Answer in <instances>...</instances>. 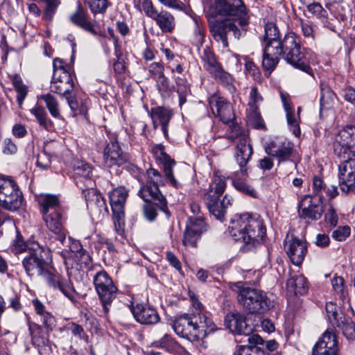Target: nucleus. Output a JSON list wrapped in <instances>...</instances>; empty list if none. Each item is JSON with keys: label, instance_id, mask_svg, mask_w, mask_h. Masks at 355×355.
Returning a JSON list of instances; mask_svg holds the SVG:
<instances>
[{"label": "nucleus", "instance_id": "f257e3e1", "mask_svg": "<svg viewBox=\"0 0 355 355\" xmlns=\"http://www.w3.org/2000/svg\"><path fill=\"white\" fill-rule=\"evenodd\" d=\"M262 67L270 74L276 67L279 56L286 62L306 74L314 76L311 65L318 62L317 55L310 49L303 47L301 38L294 32L287 33L282 40L277 26L273 23H267L265 26Z\"/></svg>", "mask_w": 355, "mask_h": 355}, {"label": "nucleus", "instance_id": "f03ea898", "mask_svg": "<svg viewBox=\"0 0 355 355\" xmlns=\"http://www.w3.org/2000/svg\"><path fill=\"white\" fill-rule=\"evenodd\" d=\"M228 230L234 240L243 243L248 249L260 243L266 234L263 220L249 214L235 215L230 221Z\"/></svg>", "mask_w": 355, "mask_h": 355}, {"label": "nucleus", "instance_id": "7ed1b4c3", "mask_svg": "<svg viewBox=\"0 0 355 355\" xmlns=\"http://www.w3.org/2000/svg\"><path fill=\"white\" fill-rule=\"evenodd\" d=\"M238 140L236 146L235 159L240 167L236 171L227 176L232 182L233 187L245 195L255 198L257 192L248 183L247 180L248 167L247 164L252 154V147L248 143V138L245 134H239L235 137Z\"/></svg>", "mask_w": 355, "mask_h": 355}, {"label": "nucleus", "instance_id": "20e7f679", "mask_svg": "<svg viewBox=\"0 0 355 355\" xmlns=\"http://www.w3.org/2000/svg\"><path fill=\"white\" fill-rule=\"evenodd\" d=\"M175 333L189 340H197L214 331V324L205 313H185L173 324Z\"/></svg>", "mask_w": 355, "mask_h": 355}, {"label": "nucleus", "instance_id": "39448f33", "mask_svg": "<svg viewBox=\"0 0 355 355\" xmlns=\"http://www.w3.org/2000/svg\"><path fill=\"white\" fill-rule=\"evenodd\" d=\"M226 187L225 178L219 172H215L209 189L204 197L205 203L209 211L218 220L224 217L226 209L232 205L233 200L232 198L227 195H225L223 200H220Z\"/></svg>", "mask_w": 355, "mask_h": 355}, {"label": "nucleus", "instance_id": "423d86ee", "mask_svg": "<svg viewBox=\"0 0 355 355\" xmlns=\"http://www.w3.org/2000/svg\"><path fill=\"white\" fill-rule=\"evenodd\" d=\"M236 287L239 288L238 300L250 313H263L273 307V302L263 291L244 286L242 282H238Z\"/></svg>", "mask_w": 355, "mask_h": 355}, {"label": "nucleus", "instance_id": "0eeeda50", "mask_svg": "<svg viewBox=\"0 0 355 355\" xmlns=\"http://www.w3.org/2000/svg\"><path fill=\"white\" fill-rule=\"evenodd\" d=\"M209 10L213 16L227 17L237 21L241 27L249 23V17L242 0H214V4L210 5Z\"/></svg>", "mask_w": 355, "mask_h": 355}, {"label": "nucleus", "instance_id": "6e6552de", "mask_svg": "<svg viewBox=\"0 0 355 355\" xmlns=\"http://www.w3.org/2000/svg\"><path fill=\"white\" fill-rule=\"evenodd\" d=\"M93 283L103 311L105 315H107L112 303L116 297L118 288L105 270H100L95 274L93 277Z\"/></svg>", "mask_w": 355, "mask_h": 355}, {"label": "nucleus", "instance_id": "1a4fd4ad", "mask_svg": "<svg viewBox=\"0 0 355 355\" xmlns=\"http://www.w3.org/2000/svg\"><path fill=\"white\" fill-rule=\"evenodd\" d=\"M334 149L340 160H353L355 158L354 125H347L338 132Z\"/></svg>", "mask_w": 355, "mask_h": 355}, {"label": "nucleus", "instance_id": "9d476101", "mask_svg": "<svg viewBox=\"0 0 355 355\" xmlns=\"http://www.w3.org/2000/svg\"><path fill=\"white\" fill-rule=\"evenodd\" d=\"M44 254L45 249L37 243L31 244L27 254L22 261L23 267L28 276H40L44 274L46 263Z\"/></svg>", "mask_w": 355, "mask_h": 355}, {"label": "nucleus", "instance_id": "9b49d317", "mask_svg": "<svg viewBox=\"0 0 355 355\" xmlns=\"http://www.w3.org/2000/svg\"><path fill=\"white\" fill-rule=\"evenodd\" d=\"M128 195V190L123 187L114 189L109 193L110 203L113 213V220L118 234L123 232L125 223L124 205Z\"/></svg>", "mask_w": 355, "mask_h": 355}, {"label": "nucleus", "instance_id": "f8f14e48", "mask_svg": "<svg viewBox=\"0 0 355 355\" xmlns=\"http://www.w3.org/2000/svg\"><path fill=\"white\" fill-rule=\"evenodd\" d=\"M141 6L146 15L154 20L163 33H171L174 30L175 21L171 12L165 10L159 11L151 0H144Z\"/></svg>", "mask_w": 355, "mask_h": 355}, {"label": "nucleus", "instance_id": "ddd939ff", "mask_svg": "<svg viewBox=\"0 0 355 355\" xmlns=\"http://www.w3.org/2000/svg\"><path fill=\"white\" fill-rule=\"evenodd\" d=\"M43 220L47 229L54 234V240L59 242L61 248L65 245L67 230L64 227L66 216L64 210L43 215Z\"/></svg>", "mask_w": 355, "mask_h": 355}, {"label": "nucleus", "instance_id": "4468645a", "mask_svg": "<svg viewBox=\"0 0 355 355\" xmlns=\"http://www.w3.org/2000/svg\"><path fill=\"white\" fill-rule=\"evenodd\" d=\"M103 160L107 167L121 166L128 161V155L123 151L117 139H110L103 151Z\"/></svg>", "mask_w": 355, "mask_h": 355}, {"label": "nucleus", "instance_id": "2eb2a0df", "mask_svg": "<svg viewBox=\"0 0 355 355\" xmlns=\"http://www.w3.org/2000/svg\"><path fill=\"white\" fill-rule=\"evenodd\" d=\"M69 21L84 31L96 35L101 31V26L96 21H91L88 12L80 1L77 2L75 11L69 16Z\"/></svg>", "mask_w": 355, "mask_h": 355}, {"label": "nucleus", "instance_id": "dca6fc26", "mask_svg": "<svg viewBox=\"0 0 355 355\" xmlns=\"http://www.w3.org/2000/svg\"><path fill=\"white\" fill-rule=\"evenodd\" d=\"M323 196L311 197L306 196L300 203L299 216L300 218L311 220H319L323 212Z\"/></svg>", "mask_w": 355, "mask_h": 355}, {"label": "nucleus", "instance_id": "f3484780", "mask_svg": "<svg viewBox=\"0 0 355 355\" xmlns=\"http://www.w3.org/2000/svg\"><path fill=\"white\" fill-rule=\"evenodd\" d=\"M94 167L85 161H77L73 168V176L76 185L83 191L93 188Z\"/></svg>", "mask_w": 355, "mask_h": 355}, {"label": "nucleus", "instance_id": "a211bd4d", "mask_svg": "<svg viewBox=\"0 0 355 355\" xmlns=\"http://www.w3.org/2000/svg\"><path fill=\"white\" fill-rule=\"evenodd\" d=\"M210 31L214 39L221 42L225 48L228 46L227 34L229 31H232L234 36L237 39H239L242 33L231 19L216 21L210 25Z\"/></svg>", "mask_w": 355, "mask_h": 355}, {"label": "nucleus", "instance_id": "6ab92c4d", "mask_svg": "<svg viewBox=\"0 0 355 355\" xmlns=\"http://www.w3.org/2000/svg\"><path fill=\"white\" fill-rule=\"evenodd\" d=\"M74 87L71 74L67 71H58L53 74L51 82V92L64 96L66 100L71 96V92Z\"/></svg>", "mask_w": 355, "mask_h": 355}, {"label": "nucleus", "instance_id": "aec40b11", "mask_svg": "<svg viewBox=\"0 0 355 355\" xmlns=\"http://www.w3.org/2000/svg\"><path fill=\"white\" fill-rule=\"evenodd\" d=\"M265 151L270 157L277 159L279 166L291 159L294 146L290 141H272L265 147Z\"/></svg>", "mask_w": 355, "mask_h": 355}, {"label": "nucleus", "instance_id": "412c9836", "mask_svg": "<svg viewBox=\"0 0 355 355\" xmlns=\"http://www.w3.org/2000/svg\"><path fill=\"white\" fill-rule=\"evenodd\" d=\"M338 342L336 334L327 329L313 348V355H338Z\"/></svg>", "mask_w": 355, "mask_h": 355}, {"label": "nucleus", "instance_id": "4be33fe9", "mask_svg": "<svg viewBox=\"0 0 355 355\" xmlns=\"http://www.w3.org/2000/svg\"><path fill=\"white\" fill-rule=\"evenodd\" d=\"M152 153L156 159L163 164L165 175L171 184L176 189L180 188L181 184L175 180L173 172V168L176 162L166 153L164 146L162 144L155 145L152 148Z\"/></svg>", "mask_w": 355, "mask_h": 355}, {"label": "nucleus", "instance_id": "5701e85b", "mask_svg": "<svg viewBox=\"0 0 355 355\" xmlns=\"http://www.w3.org/2000/svg\"><path fill=\"white\" fill-rule=\"evenodd\" d=\"M157 184L147 182L139 191V196L145 201L153 202L160 210L165 211L167 203L165 198L161 193Z\"/></svg>", "mask_w": 355, "mask_h": 355}, {"label": "nucleus", "instance_id": "b1692460", "mask_svg": "<svg viewBox=\"0 0 355 355\" xmlns=\"http://www.w3.org/2000/svg\"><path fill=\"white\" fill-rule=\"evenodd\" d=\"M29 331L32 344L37 349L40 355H51V345L46 332L36 323L29 324Z\"/></svg>", "mask_w": 355, "mask_h": 355}, {"label": "nucleus", "instance_id": "393cba45", "mask_svg": "<svg viewBox=\"0 0 355 355\" xmlns=\"http://www.w3.org/2000/svg\"><path fill=\"white\" fill-rule=\"evenodd\" d=\"M263 101V98L256 87H252L250 92L249 108L248 110V119L257 129L264 127L263 120L259 112V105Z\"/></svg>", "mask_w": 355, "mask_h": 355}, {"label": "nucleus", "instance_id": "a878e982", "mask_svg": "<svg viewBox=\"0 0 355 355\" xmlns=\"http://www.w3.org/2000/svg\"><path fill=\"white\" fill-rule=\"evenodd\" d=\"M45 273L46 280L49 286L60 290L71 302L76 301V292L69 280L62 277L57 272L44 271Z\"/></svg>", "mask_w": 355, "mask_h": 355}, {"label": "nucleus", "instance_id": "bb28decb", "mask_svg": "<svg viewBox=\"0 0 355 355\" xmlns=\"http://www.w3.org/2000/svg\"><path fill=\"white\" fill-rule=\"evenodd\" d=\"M225 324L227 329L232 333L238 335L251 336L252 328L246 322V318L244 314L235 312L230 313L225 316Z\"/></svg>", "mask_w": 355, "mask_h": 355}, {"label": "nucleus", "instance_id": "cd10ccee", "mask_svg": "<svg viewBox=\"0 0 355 355\" xmlns=\"http://www.w3.org/2000/svg\"><path fill=\"white\" fill-rule=\"evenodd\" d=\"M203 227L204 221L201 218L194 219L190 218L184 233L182 244L186 247L196 248L202 232Z\"/></svg>", "mask_w": 355, "mask_h": 355}, {"label": "nucleus", "instance_id": "c85d7f7f", "mask_svg": "<svg viewBox=\"0 0 355 355\" xmlns=\"http://www.w3.org/2000/svg\"><path fill=\"white\" fill-rule=\"evenodd\" d=\"M130 309L135 319L141 324H154L160 320L156 309L149 305L137 304Z\"/></svg>", "mask_w": 355, "mask_h": 355}, {"label": "nucleus", "instance_id": "c756f323", "mask_svg": "<svg viewBox=\"0 0 355 355\" xmlns=\"http://www.w3.org/2000/svg\"><path fill=\"white\" fill-rule=\"evenodd\" d=\"M209 103L214 114L224 123H228L234 119L232 105L223 98L214 95L209 98Z\"/></svg>", "mask_w": 355, "mask_h": 355}, {"label": "nucleus", "instance_id": "7c9ffc66", "mask_svg": "<svg viewBox=\"0 0 355 355\" xmlns=\"http://www.w3.org/2000/svg\"><path fill=\"white\" fill-rule=\"evenodd\" d=\"M338 168V179L340 189L345 193L355 188V170L351 165L353 160H341Z\"/></svg>", "mask_w": 355, "mask_h": 355}, {"label": "nucleus", "instance_id": "2f4dec72", "mask_svg": "<svg viewBox=\"0 0 355 355\" xmlns=\"http://www.w3.org/2000/svg\"><path fill=\"white\" fill-rule=\"evenodd\" d=\"M285 250L291 262L300 266L307 252L306 242L297 238H293L285 243Z\"/></svg>", "mask_w": 355, "mask_h": 355}, {"label": "nucleus", "instance_id": "473e14b6", "mask_svg": "<svg viewBox=\"0 0 355 355\" xmlns=\"http://www.w3.org/2000/svg\"><path fill=\"white\" fill-rule=\"evenodd\" d=\"M173 114L171 110L160 106L152 108L150 112L153 128L156 129L160 125L164 136L166 139H168V125Z\"/></svg>", "mask_w": 355, "mask_h": 355}, {"label": "nucleus", "instance_id": "72a5a7b5", "mask_svg": "<svg viewBox=\"0 0 355 355\" xmlns=\"http://www.w3.org/2000/svg\"><path fill=\"white\" fill-rule=\"evenodd\" d=\"M39 205L42 216L63 210L59 198L55 195L46 194L42 196L39 200Z\"/></svg>", "mask_w": 355, "mask_h": 355}, {"label": "nucleus", "instance_id": "f704fd0d", "mask_svg": "<svg viewBox=\"0 0 355 355\" xmlns=\"http://www.w3.org/2000/svg\"><path fill=\"white\" fill-rule=\"evenodd\" d=\"M34 309L37 315L40 318V321L42 322L44 327L47 331L51 330L55 325V319L54 316L45 309V306L39 300L34 299L32 300Z\"/></svg>", "mask_w": 355, "mask_h": 355}, {"label": "nucleus", "instance_id": "c9c22d12", "mask_svg": "<svg viewBox=\"0 0 355 355\" xmlns=\"http://www.w3.org/2000/svg\"><path fill=\"white\" fill-rule=\"evenodd\" d=\"M200 58L204 69L207 71L209 74L216 71L217 69L222 66L218 61L214 53L209 46H206L203 49L200 55Z\"/></svg>", "mask_w": 355, "mask_h": 355}, {"label": "nucleus", "instance_id": "e433bc0d", "mask_svg": "<svg viewBox=\"0 0 355 355\" xmlns=\"http://www.w3.org/2000/svg\"><path fill=\"white\" fill-rule=\"evenodd\" d=\"M209 75L217 83L225 87L230 93L235 92L236 87L234 85V78L230 73L225 71L222 66Z\"/></svg>", "mask_w": 355, "mask_h": 355}, {"label": "nucleus", "instance_id": "4c0bfd02", "mask_svg": "<svg viewBox=\"0 0 355 355\" xmlns=\"http://www.w3.org/2000/svg\"><path fill=\"white\" fill-rule=\"evenodd\" d=\"M114 55L116 59L113 60L112 67L116 76H119L125 73L128 69L127 58L123 54V51L117 41L114 42Z\"/></svg>", "mask_w": 355, "mask_h": 355}, {"label": "nucleus", "instance_id": "58836bf2", "mask_svg": "<svg viewBox=\"0 0 355 355\" xmlns=\"http://www.w3.org/2000/svg\"><path fill=\"white\" fill-rule=\"evenodd\" d=\"M287 289L295 295H304L308 291V283L303 275H295L287 280Z\"/></svg>", "mask_w": 355, "mask_h": 355}, {"label": "nucleus", "instance_id": "ea45409f", "mask_svg": "<svg viewBox=\"0 0 355 355\" xmlns=\"http://www.w3.org/2000/svg\"><path fill=\"white\" fill-rule=\"evenodd\" d=\"M337 327L340 329L343 335L349 340L355 338V324L349 317L340 313L338 319L334 322Z\"/></svg>", "mask_w": 355, "mask_h": 355}, {"label": "nucleus", "instance_id": "a19ab883", "mask_svg": "<svg viewBox=\"0 0 355 355\" xmlns=\"http://www.w3.org/2000/svg\"><path fill=\"white\" fill-rule=\"evenodd\" d=\"M30 112L35 117L40 126L49 132H52L54 130V124L48 117L44 107L35 105L30 110Z\"/></svg>", "mask_w": 355, "mask_h": 355}, {"label": "nucleus", "instance_id": "79ce46f5", "mask_svg": "<svg viewBox=\"0 0 355 355\" xmlns=\"http://www.w3.org/2000/svg\"><path fill=\"white\" fill-rule=\"evenodd\" d=\"M176 92L179 96V105L180 107L187 102V97L190 94V86L184 78H175Z\"/></svg>", "mask_w": 355, "mask_h": 355}, {"label": "nucleus", "instance_id": "37998d69", "mask_svg": "<svg viewBox=\"0 0 355 355\" xmlns=\"http://www.w3.org/2000/svg\"><path fill=\"white\" fill-rule=\"evenodd\" d=\"M41 99L45 102L46 107L51 115L55 119L60 118V111L58 101L50 93L41 96Z\"/></svg>", "mask_w": 355, "mask_h": 355}, {"label": "nucleus", "instance_id": "c03bdc74", "mask_svg": "<svg viewBox=\"0 0 355 355\" xmlns=\"http://www.w3.org/2000/svg\"><path fill=\"white\" fill-rule=\"evenodd\" d=\"M31 245H28L24 240L21 233L17 230L15 239L12 240L10 245V250L15 254H19L24 252H28V248Z\"/></svg>", "mask_w": 355, "mask_h": 355}, {"label": "nucleus", "instance_id": "a18cd8bd", "mask_svg": "<svg viewBox=\"0 0 355 355\" xmlns=\"http://www.w3.org/2000/svg\"><path fill=\"white\" fill-rule=\"evenodd\" d=\"M287 123L289 129L293 132V135L299 137L301 135L299 119L294 114L293 107L285 110Z\"/></svg>", "mask_w": 355, "mask_h": 355}, {"label": "nucleus", "instance_id": "49530a36", "mask_svg": "<svg viewBox=\"0 0 355 355\" xmlns=\"http://www.w3.org/2000/svg\"><path fill=\"white\" fill-rule=\"evenodd\" d=\"M334 94L329 86L323 83L320 85V107L327 109L333 101Z\"/></svg>", "mask_w": 355, "mask_h": 355}, {"label": "nucleus", "instance_id": "de8ad7c7", "mask_svg": "<svg viewBox=\"0 0 355 355\" xmlns=\"http://www.w3.org/2000/svg\"><path fill=\"white\" fill-rule=\"evenodd\" d=\"M93 15L105 14L110 5L107 0H88L87 1Z\"/></svg>", "mask_w": 355, "mask_h": 355}, {"label": "nucleus", "instance_id": "09e8293b", "mask_svg": "<svg viewBox=\"0 0 355 355\" xmlns=\"http://www.w3.org/2000/svg\"><path fill=\"white\" fill-rule=\"evenodd\" d=\"M331 284L334 291L342 300H345L347 297V291L345 285V280L342 277H334L331 279Z\"/></svg>", "mask_w": 355, "mask_h": 355}, {"label": "nucleus", "instance_id": "8fccbe9b", "mask_svg": "<svg viewBox=\"0 0 355 355\" xmlns=\"http://www.w3.org/2000/svg\"><path fill=\"white\" fill-rule=\"evenodd\" d=\"M156 87L162 96L168 95L172 91L169 79L163 74L159 77H155Z\"/></svg>", "mask_w": 355, "mask_h": 355}, {"label": "nucleus", "instance_id": "3c124183", "mask_svg": "<svg viewBox=\"0 0 355 355\" xmlns=\"http://www.w3.org/2000/svg\"><path fill=\"white\" fill-rule=\"evenodd\" d=\"M67 101L71 110H73L76 114L85 115L87 114V105L86 101L81 102V103L79 104L76 99L72 98V96L67 97Z\"/></svg>", "mask_w": 355, "mask_h": 355}, {"label": "nucleus", "instance_id": "603ef678", "mask_svg": "<svg viewBox=\"0 0 355 355\" xmlns=\"http://www.w3.org/2000/svg\"><path fill=\"white\" fill-rule=\"evenodd\" d=\"M313 195L311 197H320L322 196V191L325 190V185L322 180L318 176H314L313 179Z\"/></svg>", "mask_w": 355, "mask_h": 355}, {"label": "nucleus", "instance_id": "864d4df0", "mask_svg": "<svg viewBox=\"0 0 355 355\" xmlns=\"http://www.w3.org/2000/svg\"><path fill=\"white\" fill-rule=\"evenodd\" d=\"M324 220L331 227H336L338 224V216L336 211L331 205H329L324 213Z\"/></svg>", "mask_w": 355, "mask_h": 355}, {"label": "nucleus", "instance_id": "5fc2aeb1", "mask_svg": "<svg viewBox=\"0 0 355 355\" xmlns=\"http://www.w3.org/2000/svg\"><path fill=\"white\" fill-rule=\"evenodd\" d=\"M350 232L348 226L339 227L332 232V237L336 241H343L350 235Z\"/></svg>", "mask_w": 355, "mask_h": 355}, {"label": "nucleus", "instance_id": "6e6d98bb", "mask_svg": "<svg viewBox=\"0 0 355 355\" xmlns=\"http://www.w3.org/2000/svg\"><path fill=\"white\" fill-rule=\"evenodd\" d=\"M60 3V0H54L51 4L46 5L43 15L44 19L51 21Z\"/></svg>", "mask_w": 355, "mask_h": 355}, {"label": "nucleus", "instance_id": "4d7b16f0", "mask_svg": "<svg viewBox=\"0 0 355 355\" xmlns=\"http://www.w3.org/2000/svg\"><path fill=\"white\" fill-rule=\"evenodd\" d=\"M300 27L304 37L307 38H314V31L312 24L309 21H306L300 19Z\"/></svg>", "mask_w": 355, "mask_h": 355}, {"label": "nucleus", "instance_id": "13d9d810", "mask_svg": "<svg viewBox=\"0 0 355 355\" xmlns=\"http://www.w3.org/2000/svg\"><path fill=\"white\" fill-rule=\"evenodd\" d=\"M309 12L315 15L318 18L324 17L326 10L318 3H313L307 6Z\"/></svg>", "mask_w": 355, "mask_h": 355}, {"label": "nucleus", "instance_id": "bf43d9fd", "mask_svg": "<svg viewBox=\"0 0 355 355\" xmlns=\"http://www.w3.org/2000/svg\"><path fill=\"white\" fill-rule=\"evenodd\" d=\"M148 71L149 73L154 77L155 79V77H159L164 74V66L161 63L157 62H153L149 65Z\"/></svg>", "mask_w": 355, "mask_h": 355}, {"label": "nucleus", "instance_id": "052dcab7", "mask_svg": "<svg viewBox=\"0 0 355 355\" xmlns=\"http://www.w3.org/2000/svg\"><path fill=\"white\" fill-rule=\"evenodd\" d=\"M164 6L182 10L185 8L184 3L181 0H158Z\"/></svg>", "mask_w": 355, "mask_h": 355}, {"label": "nucleus", "instance_id": "680f3d73", "mask_svg": "<svg viewBox=\"0 0 355 355\" xmlns=\"http://www.w3.org/2000/svg\"><path fill=\"white\" fill-rule=\"evenodd\" d=\"M68 329L71 332L72 335L78 337L80 339H83L85 337V331L82 326L71 322L68 324Z\"/></svg>", "mask_w": 355, "mask_h": 355}, {"label": "nucleus", "instance_id": "e2e57ef3", "mask_svg": "<svg viewBox=\"0 0 355 355\" xmlns=\"http://www.w3.org/2000/svg\"><path fill=\"white\" fill-rule=\"evenodd\" d=\"M17 84V86H15L14 87L17 92V101L19 105H21L23 101H24L25 98L26 97L28 90L26 86L24 85L23 83Z\"/></svg>", "mask_w": 355, "mask_h": 355}, {"label": "nucleus", "instance_id": "0e129e2a", "mask_svg": "<svg viewBox=\"0 0 355 355\" xmlns=\"http://www.w3.org/2000/svg\"><path fill=\"white\" fill-rule=\"evenodd\" d=\"M17 151V145L10 138H6L3 141V152L7 155L15 154Z\"/></svg>", "mask_w": 355, "mask_h": 355}, {"label": "nucleus", "instance_id": "69168bd1", "mask_svg": "<svg viewBox=\"0 0 355 355\" xmlns=\"http://www.w3.org/2000/svg\"><path fill=\"white\" fill-rule=\"evenodd\" d=\"M148 181L153 184H161L162 182L161 174L155 168H149L147 170Z\"/></svg>", "mask_w": 355, "mask_h": 355}, {"label": "nucleus", "instance_id": "338daca9", "mask_svg": "<svg viewBox=\"0 0 355 355\" xmlns=\"http://www.w3.org/2000/svg\"><path fill=\"white\" fill-rule=\"evenodd\" d=\"M60 144L55 141H49L45 144L44 146V153L51 156H55L58 154V148Z\"/></svg>", "mask_w": 355, "mask_h": 355}, {"label": "nucleus", "instance_id": "774afa93", "mask_svg": "<svg viewBox=\"0 0 355 355\" xmlns=\"http://www.w3.org/2000/svg\"><path fill=\"white\" fill-rule=\"evenodd\" d=\"M205 32L204 29L200 28L198 24H196L194 29V42L196 46L202 45L204 42Z\"/></svg>", "mask_w": 355, "mask_h": 355}]
</instances>
